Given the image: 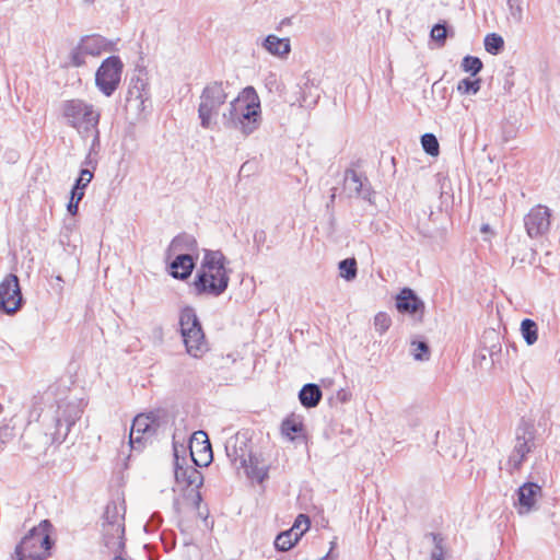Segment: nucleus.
<instances>
[{
  "instance_id": "obj_53",
  "label": "nucleus",
  "mask_w": 560,
  "mask_h": 560,
  "mask_svg": "<svg viewBox=\"0 0 560 560\" xmlns=\"http://www.w3.org/2000/svg\"><path fill=\"white\" fill-rule=\"evenodd\" d=\"M88 4H92L95 0H83Z\"/></svg>"
},
{
  "instance_id": "obj_22",
  "label": "nucleus",
  "mask_w": 560,
  "mask_h": 560,
  "mask_svg": "<svg viewBox=\"0 0 560 560\" xmlns=\"http://www.w3.org/2000/svg\"><path fill=\"white\" fill-rule=\"evenodd\" d=\"M366 178L362 180L361 176L353 170H347L345 173L346 188L353 192L355 197L368 198L370 195L369 188L365 187Z\"/></svg>"
},
{
  "instance_id": "obj_6",
  "label": "nucleus",
  "mask_w": 560,
  "mask_h": 560,
  "mask_svg": "<svg viewBox=\"0 0 560 560\" xmlns=\"http://www.w3.org/2000/svg\"><path fill=\"white\" fill-rule=\"evenodd\" d=\"M179 326L187 353L201 358L208 351V343L194 307L185 306L180 311Z\"/></svg>"
},
{
  "instance_id": "obj_24",
  "label": "nucleus",
  "mask_w": 560,
  "mask_h": 560,
  "mask_svg": "<svg viewBox=\"0 0 560 560\" xmlns=\"http://www.w3.org/2000/svg\"><path fill=\"white\" fill-rule=\"evenodd\" d=\"M240 464L241 467L246 469L248 476L257 479L258 481H262L267 476L266 470L262 467H258L257 458L250 454L246 456L244 453H242L240 457Z\"/></svg>"
},
{
  "instance_id": "obj_20",
  "label": "nucleus",
  "mask_w": 560,
  "mask_h": 560,
  "mask_svg": "<svg viewBox=\"0 0 560 560\" xmlns=\"http://www.w3.org/2000/svg\"><path fill=\"white\" fill-rule=\"evenodd\" d=\"M168 252L173 254H195L198 253L197 240L187 233H182L173 238L168 246Z\"/></svg>"
},
{
  "instance_id": "obj_16",
  "label": "nucleus",
  "mask_w": 560,
  "mask_h": 560,
  "mask_svg": "<svg viewBox=\"0 0 560 560\" xmlns=\"http://www.w3.org/2000/svg\"><path fill=\"white\" fill-rule=\"evenodd\" d=\"M396 308L401 314H423L424 303L410 288H404L396 296Z\"/></svg>"
},
{
  "instance_id": "obj_52",
  "label": "nucleus",
  "mask_w": 560,
  "mask_h": 560,
  "mask_svg": "<svg viewBox=\"0 0 560 560\" xmlns=\"http://www.w3.org/2000/svg\"><path fill=\"white\" fill-rule=\"evenodd\" d=\"M489 230V225L488 224H483L481 226V232H487Z\"/></svg>"
},
{
  "instance_id": "obj_17",
  "label": "nucleus",
  "mask_w": 560,
  "mask_h": 560,
  "mask_svg": "<svg viewBox=\"0 0 560 560\" xmlns=\"http://www.w3.org/2000/svg\"><path fill=\"white\" fill-rule=\"evenodd\" d=\"M540 494L541 488L537 483L526 482L521 486L517 490L518 513L526 514L530 512L537 502V497Z\"/></svg>"
},
{
  "instance_id": "obj_50",
  "label": "nucleus",
  "mask_w": 560,
  "mask_h": 560,
  "mask_svg": "<svg viewBox=\"0 0 560 560\" xmlns=\"http://www.w3.org/2000/svg\"><path fill=\"white\" fill-rule=\"evenodd\" d=\"M319 560H334V558L330 556V551H329L326 556H324V557H323L322 559H319Z\"/></svg>"
},
{
  "instance_id": "obj_43",
  "label": "nucleus",
  "mask_w": 560,
  "mask_h": 560,
  "mask_svg": "<svg viewBox=\"0 0 560 560\" xmlns=\"http://www.w3.org/2000/svg\"><path fill=\"white\" fill-rule=\"evenodd\" d=\"M267 235L264 230L256 231L254 234V243L259 248L266 242Z\"/></svg>"
},
{
  "instance_id": "obj_38",
  "label": "nucleus",
  "mask_w": 560,
  "mask_h": 560,
  "mask_svg": "<svg viewBox=\"0 0 560 560\" xmlns=\"http://www.w3.org/2000/svg\"><path fill=\"white\" fill-rule=\"evenodd\" d=\"M508 8L511 18L515 23H521L523 20V7L521 0H508Z\"/></svg>"
},
{
  "instance_id": "obj_14",
  "label": "nucleus",
  "mask_w": 560,
  "mask_h": 560,
  "mask_svg": "<svg viewBox=\"0 0 560 560\" xmlns=\"http://www.w3.org/2000/svg\"><path fill=\"white\" fill-rule=\"evenodd\" d=\"M109 511L110 506H107L105 511L106 523L103 524V541L109 550L118 552L125 547V542L122 540L125 528L117 520H109Z\"/></svg>"
},
{
  "instance_id": "obj_54",
  "label": "nucleus",
  "mask_w": 560,
  "mask_h": 560,
  "mask_svg": "<svg viewBox=\"0 0 560 560\" xmlns=\"http://www.w3.org/2000/svg\"><path fill=\"white\" fill-rule=\"evenodd\" d=\"M335 197H336V195H335V192H334V194L330 196V202H331V203L334 202Z\"/></svg>"
},
{
  "instance_id": "obj_32",
  "label": "nucleus",
  "mask_w": 560,
  "mask_h": 560,
  "mask_svg": "<svg viewBox=\"0 0 560 560\" xmlns=\"http://www.w3.org/2000/svg\"><path fill=\"white\" fill-rule=\"evenodd\" d=\"M460 67L463 71L468 72L475 77L481 71L483 65L480 58L475 56H466L463 58Z\"/></svg>"
},
{
  "instance_id": "obj_8",
  "label": "nucleus",
  "mask_w": 560,
  "mask_h": 560,
  "mask_svg": "<svg viewBox=\"0 0 560 560\" xmlns=\"http://www.w3.org/2000/svg\"><path fill=\"white\" fill-rule=\"evenodd\" d=\"M535 447V429L532 424L523 422L516 429L515 445L508 464L512 469H518L526 455Z\"/></svg>"
},
{
  "instance_id": "obj_31",
  "label": "nucleus",
  "mask_w": 560,
  "mask_h": 560,
  "mask_svg": "<svg viewBox=\"0 0 560 560\" xmlns=\"http://www.w3.org/2000/svg\"><path fill=\"white\" fill-rule=\"evenodd\" d=\"M303 424L300 421H296L291 418H287L281 423V432L284 436L290 439L291 441L294 440V434L302 432Z\"/></svg>"
},
{
  "instance_id": "obj_41",
  "label": "nucleus",
  "mask_w": 560,
  "mask_h": 560,
  "mask_svg": "<svg viewBox=\"0 0 560 560\" xmlns=\"http://www.w3.org/2000/svg\"><path fill=\"white\" fill-rule=\"evenodd\" d=\"M454 442H455V445L452 447H448L445 451V453L453 458H457L458 456L462 455V450H463L462 440L459 438H456Z\"/></svg>"
},
{
  "instance_id": "obj_51",
  "label": "nucleus",
  "mask_w": 560,
  "mask_h": 560,
  "mask_svg": "<svg viewBox=\"0 0 560 560\" xmlns=\"http://www.w3.org/2000/svg\"><path fill=\"white\" fill-rule=\"evenodd\" d=\"M36 417L38 418L39 417V412H37L35 409L31 411V417Z\"/></svg>"
},
{
  "instance_id": "obj_47",
  "label": "nucleus",
  "mask_w": 560,
  "mask_h": 560,
  "mask_svg": "<svg viewBox=\"0 0 560 560\" xmlns=\"http://www.w3.org/2000/svg\"><path fill=\"white\" fill-rule=\"evenodd\" d=\"M161 523H162V518L160 515H152V517L147 526L153 525L154 527H158L161 525Z\"/></svg>"
},
{
  "instance_id": "obj_46",
  "label": "nucleus",
  "mask_w": 560,
  "mask_h": 560,
  "mask_svg": "<svg viewBox=\"0 0 560 560\" xmlns=\"http://www.w3.org/2000/svg\"><path fill=\"white\" fill-rule=\"evenodd\" d=\"M10 438V432L8 427H0V447L8 441Z\"/></svg>"
},
{
  "instance_id": "obj_40",
  "label": "nucleus",
  "mask_w": 560,
  "mask_h": 560,
  "mask_svg": "<svg viewBox=\"0 0 560 560\" xmlns=\"http://www.w3.org/2000/svg\"><path fill=\"white\" fill-rule=\"evenodd\" d=\"M302 525H304V528H302L299 533H302V535H303L310 528V518L305 514H300L296 517L291 529H293L295 532V530L300 529Z\"/></svg>"
},
{
  "instance_id": "obj_18",
  "label": "nucleus",
  "mask_w": 560,
  "mask_h": 560,
  "mask_svg": "<svg viewBox=\"0 0 560 560\" xmlns=\"http://www.w3.org/2000/svg\"><path fill=\"white\" fill-rule=\"evenodd\" d=\"M171 275L180 280L187 279L194 268L195 260L191 254H177L175 259L170 265Z\"/></svg>"
},
{
  "instance_id": "obj_35",
  "label": "nucleus",
  "mask_w": 560,
  "mask_h": 560,
  "mask_svg": "<svg viewBox=\"0 0 560 560\" xmlns=\"http://www.w3.org/2000/svg\"><path fill=\"white\" fill-rule=\"evenodd\" d=\"M434 547L430 560H445L444 538L440 534L431 533Z\"/></svg>"
},
{
  "instance_id": "obj_11",
  "label": "nucleus",
  "mask_w": 560,
  "mask_h": 560,
  "mask_svg": "<svg viewBox=\"0 0 560 560\" xmlns=\"http://www.w3.org/2000/svg\"><path fill=\"white\" fill-rule=\"evenodd\" d=\"M189 451L197 467H207L213 459L212 447L205 431H196L189 441Z\"/></svg>"
},
{
  "instance_id": "obj_44",
  "label": "nucleus",
  "mask_w": 560,
  "mask_h": 560,
  "mask_svg": "<svg viewBox=\"0 0 560 560\" xmlns=\"http://www.w3.org/2000/svg\"><path fill=\"white\" fill-rule=\"evenodd\" d=\"M225 450H226V454L228 456L233 460V462H237L240 460V457L241 455L237 454V448L236 446H233L232 450L229 445L225 446Z\"/></svg>"
},
{
  "instance_id": "obj_12",
  "label": "nucleus",
  "mask_w": 560,
  "mask_h": 560,
  "mask_svg": "<svg viewBox=\"0 0 560 560\" xmlns=\"http://www.w3.org/2000/svg\"><path fill=\"white\" fill-rule=\"evenodd\" d=\"M82 411L75 404L59 406L56 417V430L54 432L55 441H63L71 427L81 418Z\"/></svg>"
},
{
  "instance_id": "obj_37",
  "label": "nucleus",
  "mask_w": 560,
  "mask_h": 560,
  "mask_svg": "<svg viewBox=\"0 0 560 560\" xmlns=\"http://www.w3.org/2000/svg\"><path fill=\"white\" fill-rule=\"evenodd\" d=\"M431 38L439 43L441 46L445 44L447 37V26L446 23H438L431 30Z\"/></svg>"
},
{
  "instance_id": "obj_25",
  "label": "nucleus",
  "mask_w": 560,
  "mask_h": 560,
  "mask_svg": "<svg viewBox=\"0 0 560 560\" xmlns=\"http://www.w3.org/2000/svg\"><path fill=\"white\" fill-rule=\"evenodd\" d=\"M301 537L302 533L294 532L293 529L282 532L276 537L275 547L277 550L288 551L298 544Z\"/></svg>"
},
{
  "instance_id": "obj_5",
  "label": "nucleus",
  "mask_w": 560,
  "mask_h": 560,
  "mask_svg": "<svg viewBox=\"0 0 560 560\" xmlns=\"http://www.w3.org/2000/svg\"><path fill=\"white\" fill-rule=\"evenodd\" d=\"M51 527L49 521H42L36 527H33L15 548L18 560H45L48 557V550L54 545L48 529Z\"/></svg>"
},
{
  "instance_id": "obj_7",
  "label": "nucleus",
  "mask_w": 560,
  "mask_h": 560,
  "mask_svg": "<svg viewBox=\"0 0 560 560\" xmlns=\"http://www.w3.org/2000/svg\"><path fill=\"white\" fill-rule=\"evenodd\" d=\"M124 63L118 56H109L103 60L95 73L96 88L107 97L119 86Z\"/></svg>"
},
{
  "instance_id": "obj_4",
  "label": "nucleus",
  "mask_w": 560,
  "mask_h": 560,
  "mask_svg": "<svg viewBox=\"0 0 560 560\" xmlns=\"http://www.w3.org/2000/svg\"><path fill=\"white\" fill-rule=\"evenodd\" d=\"M228 86V82L211 81L202 89L199 97L198 118L203 129H211L215 125L220 108L229 97Z\"/></svg>"
},
{
  "instance_id": "obj_36",
  "label": "nucleus",
  "mask_w": 560,
  "mask_h": 560,
  "mask_svg": "<svg viewBox=\"0 0 560 560\" xmlns=\"http://www.w3.org/2000/svg\"><path fill=\"white\" fill-rule=\"evenodd\" d=\"M390 325L392 318L387 313L378 312L374 316V327L380 335L385 334L389 329Z\"/></svg>"
},
{
  "instance_id": "obj_33",
  "label": "nucleus",
  "mask_w": 560,
  "mask_h": 560,
  "mask_svg": "<svg viewBox=\"0 0 560 560\" xmlns=\"http://www.w3.org/2000/svg\"><path fill=\"white\" fill-rule=\"evenodd\" d=\"M481 88V79L471 80L465 78L457 84V91L460 94H477Z\"/></svg>"
},
{
  "instance_id": "obj_28",
  "label": "nucleus",
  "mask_w": 560,
  "mask_h": 560,
  "mask_svg": "<svg viewBox=\"0 0 560 560\" xmlns=\"http://www.w3.org/2000/svg\"><path fill=\"white\" fill-rule=\"evenodd\" d=\"M411 352L417 361H428L430 359V347L424 340L411 341Z\"/></svg>"
},
{
  "instance_id": "obj_34",
  "label": "nucleus",
  "mask_w": 560,
  "mask_h": 560,
  "mask_svg": "<svg viewBox=\"0 0 560 560\" xmlns=\"http://www.w3.org/2000/svg\"><path fill=\"white\" fill-rule=\"evenodd\" d=\"M340 276L350 281L357 276V261L354 258H346L339 262Z\"/></svg>"
},
{
  "instance_id": "obj_29",
  "label": "nucleus",
  "mask_w": 560,
  "mask_h": 560,
  "mask_svg": "<svg viewBox=\"0 0 560 560\" xmlns=\"http://www.w3.org/2000/svg\"><path fill=\"white\" fill-rule=\"evenodd\" d=\"M90 56L83 50V44L79 40L78 45L69 52V61L72 67L79 68L86 65L85 58Z\"/></svg>"
},
{
  "instance_id": "obj_15",
  "label": "nucleus",
  "mask_w": 560,
  "mask_h": 560,
  "mask_svg": "<svg viewBox=\"0 0 560 560\" xmlns=\"http://www.w3.org/2000/svg\"><path fill=\"white\" fill-rule=\"evenodd\" d=\"M174 450V475L177 482L185 483L186 486L201 487L203 477L201 472L192 466L184 467L179 462L178 448L176 442L173 443Z\"/></svg>"
},
{
  "instance_id": "obj_23",
  "label": "nucleus",
  "mask_w": 560,
  "mask_h": 560,
  "mask_svg": "<svg viewBox=\"0 0 560 560\" xmlns=\"http://www.w3.org/2000/svg\"><path fill=\"white\" fill-rule=\"evenodd\" d=\"M322 395V389L317 384L308 383L301 388L299 399L303 407L314 408L319 404Z\"/></svg>"
},
{
  "instance_id": "obj_55",
  "label": "nucleus",
  "mask_w": 560,
  "mask_h": 560,
  "mask_svg": "<svg viewBox=\"0 0 560 560\" xmlns=\"http://www.w3.org/2000/svg\"><path fill=\"white\" fill-rule=\"evenodd\" d=\"M114 560H126V559H124V558H122V557H120V556H116V557L114 558Z\"/></svg>"
},
{
  "instance_id": "obj_9",
  "label": "nucleus",
  "mask_w": 560,
  "mask_h": 560,
  "mask_svg": "<svg viewBox=\"0 0 560 560\" xmlns=\"http://www.w3.org/2000/svg\"><path fill=\"white\" fill-rule=\"evenodd\" d=\"M23 304L19 278L9 273L0 282V310L7 314H14Z\"/></svg>"
},
{
  "instance_id": "obj_26",
  "label": "nucleus",
  "mask_w": 560,
  "mask_h": 560,
  "mask_svg": "<svg viewBox=\"0 0 560 560\" xmlns=\"http://www.w3.org/2000/svg\"><path fill=\"white\" fill-rule=\"evenodd\" d=\"M521 334L527 346H533L538 339V326L535 320L525 318L521 323Z\"/></svg>"
},
{
  "instance_id": "obj_48",
  "label": "nucleus",
  "mask_w": 560,
  "mask_h": 560,
  "mask_svg": "<svg viewBox=\"0 0 560 560\" xmlns=\"http://www.w3.org/2000/svg\"><path fill=\"white\" fill-rule=\"evenodd\" d=\"M536 255H537V252L535 249H530L529 250V258H528V262L530 265H533L535 262V259H536Z\"/></svg>"
},
{
  "instance_id": "obj_10",
  "label": "nucleus",
  "mask_w": 560,
  "mask_h": 560,
  "mask_svg": "<svg viewBox=\"0 0 560 560\" xmlns=\"http://www.w3.org/2000/svg\"><path fill=\"white\" fill-rule=\"evenodd\" d=\"M550 209L546 206L537 205L529 210L524 218V224L527 235L536 238L548 233L550 229Z\"/></svg>"
},
{
  "instance_id": "obj_19",
  "label": "nucleus",
  "mask_w": 560,
  "mask_h": 560,
  "mask_svg": "<svg viewBox=\"0 0 560 560\" xmlns=\"http://www.w3.org/2000/svg\"><path fill=\"white\" fill-rule=\"evenodd\" d=\"M261 46L272 56L285 59L291 51L289 38H280L276 35H268L261 43Z\"/></svg>"
},
{
  "instance_id": "obj_42",
  "label": "nucleus",
  "mask_w": 560,
  "mask_h": 560,
  "mask_svg": "<svg viewBox=\"0 0 560 560\" xmlns=\"http://www.w3.org/2000/svg\"><path fill=\"white\" fill-rule=\"evenodd\" d=\"M83 197H84V189L73 186L71 189V192H70V199L80 202Z\"/></svg>"
},
{
  "instance_id": "obj_39",
  "label": "nucleus",
  "mask_w": 560,
  "mask_h": 560,
  "mask_svg": "<svg viewBox=\"0 0 560 560\" xmlns=\"http://www.w3.org/2000/svg\"><path fill=\"white\" fill-rule=\"evenodd\" d=\"M93 178V173L88 168H82L79 177L77 178L73 186L85 189Z\"/></svg>"
},
{
  "instance_id": "obj_45",
  "label": "nucleus",
  "mask_w": 560,
  "mask_h": 560,
  "mask_svg": "<svg viewBox=\"0 0 560 560\" xmlns=\"http://www.w3.org/2000/svg\"><path fill=\"white\" fill-rule=\"evenodd\" d=\"M67 210H68V212L71 215H75L78 213V210H79V201L69 199V202H68V206H67Z\"/></svg>"
},
{
  "instance_id": "obj_21",
  "label": "nucleus",
  "mask_w": 560,
  "mask_h": 560,
  "mask_svg": "<svg viewBox=\"0 0 560 560\" xmlns=\"http://www.w3.org/2000/svg\"><path fill=\"white\" fill-rule=\"evenodd\" d=\"M83 44L84 52H88L91 57H97L103 51L108 50V40L101 35H85L80 38Z\"/></svg>"
},
{
  "instance_id": "obj_30",
  "label": "nucleus",
  "mask_w": 560,
  "mask_h": 560,
  "mask_svg": "<svg viewBox=\"0 0 560 560\" xmlns=\"http://www.w3.org/2000/svg\"><path fill=\"white\" fill-rule=\"evenodd\" d=\"M421 145L423 151L431 156H436L440 153V144L433 133H424L421 137Z\"/></svg>"
},
{
  "instance_id": "obj_13",
  "label": "nucleus",
  "mask_w": 560,
  "mask_h": 560,
  "mask_svg": "<svg viewBox=\"0 0 560 560\" xmlns=\"http://www.w3.org/2000/svg\"><path fill=\"white\" fill-rule=\"evenodd\" d=\"M154 421L144 415L137 416L131 424L129 443L133 450H140L148 439L154 435Z\"/></svg>"
},
{
  "instance_id": "obj_27",
  "label": "nucleus",
  "mask_w": 560,
  "mask_h": 560,
  "mask_svg": "<svg viewBox=\"0 0 560 560\" xmlns=\"http://www.w3.org/2000/svg\"><path fill=\"white\" fill-rule=\"evenodd\" d=\"M483 44L486 51L491 55H498L504 48V40L502 36L497 33L487 34Z\"/></svg>"
},
{
  "instance_id": "obj_1",
  "label": "nucleus",
  "mask_w": 560,
  "mask_h": 560,
  "mask_svg": "<svg viewBox=\"0 0 560 560\" xmlns=\"http://www.w3.org/2000/svg\"><path fill=\"white\" fill-rule=\"evenodd\" d=\"M226 129L238 130L244 137L255 132L261 124L260 98L253 86H246L229 103L222 114Z\"/></svg>"
},
{
  "instance_id": "obj_49",
  "label": "nucleus",
  "mask_w": 560,
  "mask_h": 560,
  "mask_svg": "<svg viewBox=\"0 0 560 560\" xmlns=\"http://www.w3.org/2000/svg\"><path fill=\"white\" fill-rule=\"evenodd\" d=\"M338 397H339V398H340V400H341V401H343V402H345V401H347V399H348V398H347V393H346V392H343V390H341V392H339V393H338Z\"/></svg>"
},
{
  "instance_id": "obj_2",
  "label": "nucleus",
  "mask_w": 560,
  "mask_h": 560,
  "mask_svg": "<svg viewBox=\"0 0 560 560\" xmlns=\"http://www.w3.org/2000/svg\"><path fill=\"white\" fill-rule=\"evenodd\" d=\"M228 259L221 250L205 249L200 268L194 279V289L197 295L220 296L230 282Z\"/></svg>"
},
{
  "instance_id": "obj_3",
  "label": "nucleus",
  "mask_w": 560,
  "mask_h": 560,
  "mask_svg": "<svg viewBox=\"0 0 560 560\" xmlns=\"http://www.w3.org/2000/svg\"><path fill=\"white\" fill-rule=\"evenodd\" d=\"M62 114L67 125L74 128L82 137L93 133L92 145L100 143V130L97 128L101 112L92 104L83 100L74 98L63 102Z\"/></svg>"
}]
</instances>
